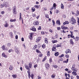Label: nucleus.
<instances>
[{"mask_svg": "<svg viewBox=\"0 0 79 79\" xmlns=\"http://www.w3.org/2000/svg\"><path fill=\"white\" fill-rule=\"evenodd\" d=\"M55 38H58V34H56V35H55Z\"/></svg>", "mask_w": 79, "mask_h": 79, "instance_id": "obj_59", "label": "nucleus"}, {"mask_svg": "<svg viewBox=\"0 0 79 79\" xmlns=\"http://www.w3.org/2000/svg\"><path fill=\"white\" fill-rule=\"evenodd\" d=\"M45 67L47 69H48L50 68V65L48 63H46L45 64Z\"/></svg>", "mask_w": 79, "mask_h": 79, "instance_id": "obj_6", "label": "nucleus"}, {"mask_svg": "<svg viewBox=\"0 0 79 79\" xmlns=\"http://www.w3.org/2000/svg\"><path fill=\"white\" fill-rule=\"evenodd\" d=\"M4 6L6 8L8 6V2H4Z\"/></svg>", "mask_w": 79, "mask_h": 79, "instance_id": "obj_10", "label": "nucleus"}, {"mask_svg": "<svg viewBox=\"0 0 79 79\" xmlns=\"http://www.w3.org/2000/svg\"><path fill=\"white\" fill-rule=\"evenodd\" d=\"M42 56V54H40L39 55V57H41Z\"/></svg>", "mask_w": 79, "mask_h": 79, "instance_id": "obj_52", "label": "nucleus"}, {"mask_svg": "<svg viewBox=\"0 0 79 79\" xmlns=\"http://www.w3.org/2000/svg\"><path fill=\"white\" fill-rule=\"evenodd\" d=\"M7 45L8 47H10L11 45V44L10 43H8L7 44Z\"/></svg>", "mask_w": 79, "mask_h": 79, "instance_id": "obj_51", "label": "nucleus"}, {"mask_svg": "<svg viewBox=\"0 0 79 79\" xmlns=\"http://www.w3.org/2000/svg\"><path fill=\"white\" fill-rule=\"evenodd\" d=\"M29 67L30 68H31L32 67V63H29Z\"/></svg>", "mask_w": 79, "mask_h": 79, "instance_id": "obj_13", "label": "nucleus"}, {"mask_svg": "<svg viewBox=\"0 0 79 79\" xmlns=\"http://www.w3.org/2000/svg\"><path fill=\"white\" fill-rule=\"evenodd\" d=\"M79 40V37L77 36L76 37V40H75V41L76 42H77Z\"/></svg>", "mask_w": 79, "mask_h": 79, "instance_id": "obj_32", "label": "nucleus"}, {"mask_svg": "<svg viewBox=\"0 0 79 79\" xmlns=\"http://www.w3.org/2000/svg\"><path fill=\"white\" fill-rule=\"evenodd\" d=\"M1 13L2 15H4V14H5V11H2L1 12Z\"/></svg>", "mask_w": 79, "mask_h": 79, "instance_id": "obj_46", "label": "nucleus"}, {"mask_svg": "<svg viewBox=\"0 0 79 79\" xmlns=\"http://www.w3.org/2000/svg\"><path fill=\"white\" fill-rule=\"evenodd\" d=\"M52 23L53 26H55V21L54 20H52Z\"/></svg>", "mask_w": 79, "mask_h": 79, "instance_id": "obj_27", "label": "nucleus"}, {"mask_svg": "<svg viewBox=\"0 0 79 79\" xmlns=\"http://www.w3.org/2000/svg\"><path fill=\"white\" fill-rule=\"evenodd\" d=\"M68 60H69V59H67V60L66 61H64L63 62L64 63H68Z\"/></svg>", "mask_w": 79, "mask_h": 79, "instance_id": "obj_42", "label": "nucleus"}, {"mask_svg": "<svg viewBox=\"0 0 79 79\" xmlns=\"http://www.w3.org/2000/svg\"><path fill=\"white\" fill-rule=\"evenodd\" d=\"M65 57L67 58H68L69 57V56L68 55V54H67L65 56Z\"/></svg>", "mask_w": 79, "mask_h": 79, "instance_id": "obj_48", "label": "nucleus"}, {"mask_svg": "<svg viewBox=\"0 0 79 79\" xmlns=\"http://www.w3.org/2000/svg\"><path fill=\"white\" fill-rule=\"evenodd\" d=\"M42 47L43 48H45V44H43L42 46Z\"/></svg>", "mask_w": 79, "mask_h": 79, "instance_id": "obj_49", "label": "nucleus"}, {"mask_svg": "<svg viewBox=\"0 0 79 79\" xmlns=\"http://www.w3.org/2000/svg\"><path fill=\"white\" fill-rule=\"evenodd\" d=\"M16 6H14L12 8V10L13 11V13L15 15L17 14V12H16Z\"/></svg>", "mask_w": 79, "mask_h": 79, "instance_id": "obj_2", "label": "nucleus"}, {"mask_svg": "<svg viewBox=\"0 0 79 79\" xmlns=\"http://www.w3.org/2000/svg\"><path fill=\"white\" fill-rule=\"evenodd\" d=\"M47 58V57L46 56H45L44 58L43 59V61H45V60H46Z\"/></svg>", "mask_w": 79, "mask_h": 79, "instance_id": "obj_43", "label": "nucleus"}, {"mask_svg": "<svg viewBox=\"0 0 79 79\" xmlns=\"http://www.w3.org/2000/svg\"><path fill=\"white\" fill-rule=\"evenodd\" d=\"M37 66H38V65L37 64H36L34 66V68H37Z\"/></svg>", "mask_w": 79, "mask_h": 79, "instance_id": "obj_54", "label": "nucleus"}, {"mask_svg": "<svg viewBox=\"0 0 79 79\" xmlns=\"http://www.w3.org/2000/svg\"><path fill=\"white\" fill-rule=\"evenodd\" d=\"M46 18H49V16H48V14H46L45 16Z\"/></svg>", "mask_w": 79, "mask_h": 79, "instance_id": "obj_41", "label": "nucleus"}, {"mask_svg": "<svg viewBox=\"0 0 79 79\" xmlns=\"http://www.w3.org/2000/svg\"><path fill=\"white\" fill-rule=\"evenodd\" d=\"M53 9H55L54 8H53V7H52V8H50V10L51 11H52V10H53Z\"/></svg>", "mask_w": 79, "mask_h": 79, "instance_id": "obj_45", "label": "nucleus"}, {"mask_svg": "<svg viewBox=\"0 0 79 79\" xmlns=\"http://www.w3.org/2000/svg\"><path fill=\"white\" fill-rule=\"evenodd\" d=\"M51 77H52V78H55V76L53 75V74L51 76Z\"/></svg>", "mask_w": 79, "mask_h": 79, "instance_id": "obj_44", "label": "nucleus"}, {"mask_svg": "<svg viewBox=\"0 0 79 79\" xmlns=\"http://www.w3.org/2000/svg\"><path fill=\"white\" fill-rule=\"evenodd\" d=\"M69 43L70 44H72L73 46L74 45V43L73 42V40L70 39L69 41Z\"/></svg>", "mask_w": 79, "mask_h": 79, "instance_id": "obj_8", "label": "nucleus"}, {"mask_svg": "<svg viewBox=\"0 0 79 79\" xmlns=\"http://www.w3.org/2000/svg\"><path fill=\"white\" fill-rule=\"evenodd\" d=\"M31 30L32 31H36V29L34 27H32V28L31 29Z\"/></svg>", "mask_w": 79, "mask_h": 79, "instance_id": "obj_19", "label": "nucleus"}, {"mask_svg": "<svg viewBox=\"0 0 79 79\" xmlns=\"http://www.w3.org/2000/svg\"><path fill=\"white\" fill-rule=\"evenodd\" d=\"M61 28L62 29H64V30H65V29H67V30H68L69 29V28L66 27H65L64 25L61 26Z\"/></svg>", "mask_w": 79, "mask_h": 79, "instance_id": "obj_5", "label": "nucleus"}, {"mask_svg": "<svg viewBox=\"0 0 79 79\" xmlns=\"http://www.w3.org/2000/svg\"><path fill=\"white\" fill-rule=\"evenodd\" d=\"M13 67L12 65H10L9 67V69L10 70V71H12V70H13Z\"/></svg>", "mask_w": 79, "mask_h": 79, "instance_id": "obj_22", "label": "nucleus"}, {"mask_svg": "<svg viewBox=\"0 0 79 79\" xmlns=\"http://www.w3.org/2000/svg\"><path fill=\"white\" fill-rule=\"evenodd\" d=\"M57 30H58V31H60V29H61V28H60V27H57Z\"/></svg>", "mask_w": 79, "mask_h": 79, "instance_id": "obj_50", "label": "nucleus"}, {"mask_svg": "<svg viewBox=\"0 0 79 79\" xmlns=\"http://www.w3.org/2000/svg\"><path fill=\"white\" fill-rule=\"evenodd\" d=\"M9 26V25L8 24V22H6L4 24V26L6 27H8Z\"/></svg>", "mask_w": 79, "mask_h": 79, "instance_id": "obj_9", "label": "nucleus"}, {"mask_svg": "<svg viewBox=\"0 0 79 79\" xmlns=\"http://www.w3.org/2000/svg\"><path fill=\"white\" fill-rule=\"evenodd\" d=\"M36 48H37V45H35L34 46L33 48H34V50H35V49H36Z\"/></svg>", "mask_w": 79, "mask_h": 79, "instance_id": "obj_36", "label": "nucleus"}, {"mask_svg": "<svg viewBox=\"0 0 79 79\" xmlns=\"http://www.w3.org/2000/svg\"><path fill=\"white\" fill-rule=\"evenodd\" d=\"M49 31H50L51 33H52V32H53V31H52V30L51 29H50L49 30Z\"/></svg>", "mask_w": 79, "mask_h": 79, "instance_id": "obj_58", "label": "nucleus"}, {"mask_svg": "<svg viewBox=\"0 0 79 79\" xmlns=\"http://www.w3.org/2000/svg\"><path fill=\"white\" fill-rule=\"evenodd\" d=\"M3 49V50H5V46L3 45L1 47Z\"/></svg>", "mask_w": 79, "mask_h": 79, "instance_id": "obj_31", "label": "nucleus"}, {"mask_svg": "<svg viewBox=\"0 0 79 79\" xmlns=\"http://www.w3.org/2000/svg\"><path fill=\"white\" fill-rule=\"evenodd\" d=\"M34 7H35V8L38 9V8H39V5H35L34 6Z\"/></svg>", "mask_w": 79, "mask_h": 79, "instance_id": "obj_35", "label": "nucleus"}, {"mask_svg": "<svg viewBox=\"0 0 79 79\" xmlns=\"http://www.w3.org/2000/svg\"><path fill=\"white\" fill-rule=\"evenodd\" d=\"M77 13L78 15H79V11L77 10Z\"/></svg>", "mask_w": 79, "mask_h": 79, "instance_id": "obj_64", "label": "nucleus"}, {"mask_svg": "<svg viewBox=\"0 0 79 79\" xmlns=\"http://www.w3.org/2000/svg\"><path fill=\"white\" fill-rule=\"evenodd\" d=\"M65 53L66 54H68V53H71V51L70 49H67L65 52Z\"/></svg>", "mask_w": 79, "mask_h": 79, "instance_id": "obj_7", "label": "nucleus"}, {"mask_svg": "<svg viewBox=\"0 0 79 79\" xmlns=\"http://www.w3.org/2000/svg\"><path fill=\"white\" fill-rule=\"evenodd\" d=\"M4 4H1V8H3V7H4Z\"/></svg>", "mask_w": 79, "mask_h": 79, "instance_id": "obj_47", "label": "nucleus"}, {"mask_svg": "<svg viewBox=\"0 0 79 79\" xmlns=\"http://www.w3.org/2000/svg\"><path fill=\"white\" fill-rule=\"evenodd\" d=\"M78 19H77V23H78V25H79V18H77Z\"/></svg>", "mask_w": 79, "mask_h": 79, "instance_id": "obj_53", "label": "nucleus"}, {"mask_svg": "<svg viewBox=\"0 0 79 79\" xmlns=\"http://www.w3.org/2000/svg\"><path fill=\"white\" fill-rule=\"evenodd\" d=\"M64 56V54H62L61 56H60L59 57H63Z\"/></svg>", "mask_w": 79, "mask_h": 79, "instance_id": "obj_55", "label": "nucleus"}, {"mask_svg": "<svg viewBox=\"0 0 79 79\" xmlns=\"http://www.w3.org/2000/svg\"><path fill=\"white\" fill-rule=\"evenodd\" d=\"M12 77L14 79H15V78H16V77H17V75L16 74H13L12 75Z\"/></svg>", "mask_w": 79, "mask_h": 79, "instance_id": "obj_24", "label": "nucleus"}, {"mask_svg": "<svg viewBox=\"0 0 79 79\" xmlns=\"http://www.w3.org/2000/svg\"><path fill=\"white\" fill-rule=\"evenodd\" d=\"M11 38H13V33L10 32L9 34Z\"/></svg>", "mask_w": 79, "mask_h": 79, "instance_id": "obj_17", "label": "nucleus"}, {"mask_svg": "<svg viewBox=\"0 0 79 79\" xmlns=\"http://www.w3.org/2000/svg\"><path fill=\"white\" fill-rule=\"evenodd\" d=\"M39 23L38 21H36L34 23V24L35 26H37L39 25Z\"/></svg>", "mask_w": 79, "mask_h": 79, "instance_id": "obj_11", "label": "nucleus"}, {"mask_svg": "<svg viewBox=\"0 0 79 79\" xmlns=\"http://www.w3.org/2000/svg\"><path fill=\"white\" fill-rule=\"evenodd\" d=\"M75 66H76V65L74 64L72 66V70H74V68H75Z\"/></svg>", "mask_w": 79, "mask_h": 79, "instance_id": "obj_25", "label": "nucleus"}, {"mask_svg": "<svg viewBox=\"0 0 79 79\" xmlns=\"http://www.w3.org/2000/svg\"><path fill=\"white\" fill-rule=\"evenodd\" d=\"M52 67L55 68H58V66L55 65H52Z\"/></svg>", "mask_w": 79, "mask_h": 79, "instance_id": "obj_37", "label": "nucleus"}, {"mask_svg": "<svg viewBox=\"0 0 79 79\" xmlns=\"http://www.w3.org/2000/svg\"><path fill=\"white\" fill-rule=\"evenodd\" d=\"M59 12H60L58 10H56V13H57V14H58V13H59Z\"/></svg>", "mask_w": 79, "mask_h": 79, "instance_id": "obj_62", "label": "nucleus"}, {"mask_svg": "<svg viewBox=\"0 0 79 79\" xmlns=\"http://www.w3.org/2000/svg\"><path fill=\"white\" fill-rule=\"evenodd\" d=\"M62 61V60H58V62L59 63H60V62L61 61Z\"/></svg>", "mask_w": 79, "mask_h": 79, "instance_id": "obj_56", "label": "nucleus"}, {"mask_svg": "<svg viewBox=\"0 0 79 79\" xmlns=\"http://www.w3.org/2000/svg\"><path fill=\"white\" fill-rule=\"evenodd\" d=\"M25 68H26V69H27V70H29V71H30V69L28 67L27 64L25 65Z\"/></svg>", "mask_w": 79, "mask_h": 79, "instance_id": "obj_14", "label": "nucleus"}, {"mask_svg": "<svg viewBox=\"0 0 79 79\" xmlns=\"http://www.w3.org/2000/svg\"><path fill=\"white\" fill-rule=\"evenodd\" d=\"M52 43H53V44H54L55 43H56V42H58V41H57V40H52Z\"/></svg>", "mask_w": 79, "mask_h": 79, "instance_id": "obj_28", "label": "nucleus"}, {"mask_svg": "<svg viewBox=\"0 0 79 79\" xmlns=\"http://www.w3.org/2000/svg\"><path fill=\"white\" fill-rule=\"evenodd\" d=\"M2 56L3 57L5 58H7V56L5 55V53H3L2 54Z\"/></svg>", "mask_w": 79, "mask_h": 79, "instance_id": "obj_12", "label": "nucleus"}, {"mask_svg": "<svg viewBox=\"0 0 79 79\" xmlns=\"http://www.w3.org/2000/svg\"><path fill=\"white\" fill-rule=\"evenodd\" d=\"M56 4L55 3H54L53 5V6L52 7H53L55 9L56 8Z\"/></svg>", "mask_w": 79, "mask_h": 79, "instance_id": "obj_29", "label": "nucleus"}, {"mask_svg": "<svg viewBox=\"0 0 79 79\" xmlns=\"http://www.w3.org/2000/svg\"><path fill=\"white\" fill-rule=\"evenodd\" d=\"M76 21L75 19H74V17H72V18L71 19V24H76Z\"/></svg>", "mask_w": 79, "mask_h": 79, "instance_id": "obj_1", "label": "nucleus"}, {"mask_svg": "<svg viewBox=\"0 0 79 79\" xmlns=\"http://www.w3.org/2000/svg\"><path fill=\"white\" fill-rule=\"evenodd\" d=\"M45 43L47 44L48 43V41H47V38H45Z\"/></svg>", "mask_w": 79, "mask_h": 79, "instance_id": "obj_40", "label": "nucleus"}, {"mask_svg": "<svg viewBox=\"0 0 79 79\" xmlns=\"http://www.w3.org/2000/svg\"><path fill=\"white\" fill-rule=\"evenodd\" d=\"M76 72H77V70L76 69H75L74 70H73V72L72 73V74L74 76H76L77 75Z\"/></svg>", "mask_w": 79, "mask_h": 79, "instance_id": "obj_4", "label": "nucleus"}, {"mask_svg": "<svg viewBox=\"0 0 79 79\" xmlns=\"http://www.w3.org/2000/svg\"><path fill=\"white\" fill-rule=\"evenodd\" d=\"M55 56H58L59 55V52H55Z\"/></svg>", "mask_w": 79, "mask_h": 79, "instance_id": "obj_20", "label": "nucleus"}, {"mask_svg": "<svg viewBox=\"0 0 79 79\" xmlns=\"http://www.w3.org/2000/svg\"><path fill=\"white\" fill-rule=\"evenodd\" d=\"M56 24H59V25H60V21L59 20H58L56 21Z\"/></svg>", "mask_w": 79, "mask_h": 79, "instance_id": "obj_23", "label": "nucleus"}, {"mask_svg": "<svg viewBox=\"0 0 79 79\" xmlns=\"http://www.w3.org/2000/svg\"><path fill=\"white\" fill-rule=\"evenodd\" d=\"M41 40V37H39L38 38H37L36 39V40H37V41L38 42H39V41H40Z\"/></svg>", "mask_w": 79, "mask_h": 79, "instance_id": "obj_16", "label": "nucleus"}, {"mask_svg": "<svg viewBox=\"0 0 79 79\" xmlns=\"http://www.w3.org/2000/svg\"><path fill=\"white\" fill-rule=\"evenodd\" d=\"M52 51L55 52V51H56V47H53L52 49Z\"/></svg>", "mask_w": 79, "mask_h": 79, "instance_id": "obj_21", "label": "nucleus"}, {"mask_svg": "<svg viewBox=\"0 0 79 79\" xmlns=\"http://www.w3.org/2000/svg\"><path fill=\"white\" fill-rule=\"evenodd\" d=\"M13 27V25H11L9 26L10 28H12Z\"/></svg>", "mask_w": 79, "mask_h": 79, "instance_id": "obj_60", "label": "nucleus"}, {"mask_svg": "<svg viewBox=\"0 0 79 79\" xmlns=\"http://www.w3.org/2000/svg\"><path fill=\"white\" fill-rule=\"evenodd\" d=\"M8 52H9V53H10V52H13V49H10L9 50Z\"/></svg>", "mask_w": 79, "mask_h": 79, "instance_id": "obj_39", "label": "nucleus"}, {"mask_svg": "<svg viewBox=\"0 0 79 79\" xmlns=\"http://www.w3.org/2000/svg\"><path fill=\"white\" fill-rule=\"evenodd\" d=\"M70 35L72 38H73V39H75V38H74V36H73V34H71Z\"/></svg>", "mask_w": 79, "mask_h": 79, "instance_id": "obj_34", "label": "nucleus"}, {"mask_svg": "<svg viewBox=\"0 0 79 79\" xmlns=\"http://www.w3.org/2000/svg\"><path fill=\"white\" fill-rule=\"evenodd\" d=\"M30 37L32 38V35H34V33H30Z\"/></svg>", "mask_w": 79, "mask_h": 79, "instance_id": "obj_33", "label": "nucleus"}, {"mask_svg": "<svg viewBox=\"0 0 79 79\" xmlns=\"http://www.w3.org/2000/svg\"><path fill=\"white\" fill-rule=\"evenodd\" d=\"M38 29L39 30H40V29H41V26H39V28H38Z\"/></svg>", "mask_w": 79, "mask_h": 79, "instance_id": "obj_61", "label": "nucleus"}, {"mask_svg": "<svg viewBox=\"0 0 79 79\" xmlns=\"http://www.w3.org/2000/svg\"><path fill=\"white\" fill-rule=\"evenodd\" d=\"M60 7L61 9H64V5H63V3H61Z\"/></svg>", "mask_w": 79, "mask_h": 79, "instance_id": "obj_18", "label": "nucleus"}, {"mask_svg": "<svg viewBox=\"0 0 79 79\" xmlns=\"http://www.w3.org/2000/svg\"><path fill=\"white\" fill-rule=\"evenodd\" d=\"M69 24V22L68 21H65L63 23V25H65L66 24Z\"/></svg>", "mask_w": 79, "mask_h": 79, "instance_id": "obj_15", "label": "nucleus"}, {"mask_svg": "<svg viewBox=\"0 0 79 79\" xmlns=\"http://www.w3.org/2000/svg\"><path fill=\"white\" fill-rule=\"evenodd\" d=\"M36 52H37V53H41V52H40V51L38 49H36Z\"/></svg>", "mask_w": 79, "mask_h": 79, "instance_id": "obj_30", "label": "nucleus"}, {"mask_svg": "<svg viewBox=\"0 0 79 79\" xmlns=\"http://www.w3.org/2000/svg\"><path fill=\"white\" fill-rule=\"evenodd\" d=\"M57 47H61V45L57 44Z\"/></svg>", "mask_w": 79, "mask_h": 79, "instance_id": "obj_57", "label": "nucleus"}, {"mask_svg": "<svg viewBox=\"0 0 79 79\" xmlns=\"http://www.w3.org/2000/svg\"><path fill=\"white\" fill-rule=\"evenodd\" d=\"M15 50L16 53H17V54H19V49L18 48L15 47Z\"/></svg>", "mask_w": 79, "mask_h": 79, "instance_id": "obj_3", "label": "nucleus"}, {"mask_svg": "<svg viewBox=\"0 0 79 79\" xmlns=\"http://www.w3.org/2000/svg\"><path fill=\"white\" fill-rule=\"evenodd\" d=\"M71 79H74V77H73V76H71Z\"/></svg>", "mask_w": 79, "mask_h": 79, "instance_id": "obj_63", "label": "nucleus"}, {"mask_svg": "<svg viewBox=\"0 0 79 79\" xmlns=\"http://www.w3.org/2000/svg\"><path fill=\"white\" fill-rule=\"evenodd\" d=\"M16 21V19H10V22H15Z\"/></svg>", "mask_w": 79, "mask_h": 79, "instance_id": "obj_26", "label": "nucleus"}, {"mask_svg": "<svg viewBox=\"0 0 79 79\" xmlns=\"http://www.w3.org/2000/svg\"><path fill=\"white\" fill-rule=\"evenodd\" d=\"M31 10H32V11H33V12H34V11H35V8L34 7H32L31 9Z\"/></svg>", "mask_w": 79, "mask_h": 79, "instance_id": "obj_38", "label": "nucleus"}]
</instances>
